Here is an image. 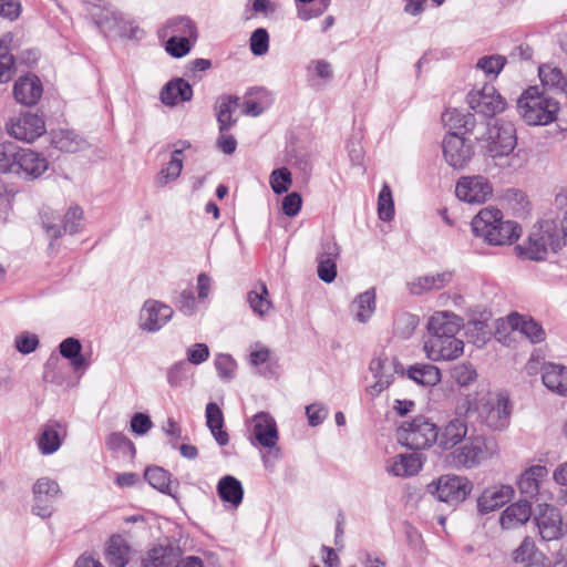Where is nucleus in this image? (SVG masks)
Segmentation results:
<instances>
[{"mask_svg": "<svg viewBox=\"0 0 567 567\" xmlns=\"http://www.w3.org/2000/svg\"><path fill=\"white\" fill-rule=\"evenodd\" d=\"M472 230L476 237L489 245H512L520 236V227L516 221L504 220L503 213L495 207H485L472 219Z\"/></svg>", "mask_w": 567, "mask_h": 567, "instance_id": "1", "label": "nucleus"}, {"mask_svg": "<svg viewBox=\"0 0 567 567\" xmlns=\"http://www.w3.org/2000/svg\"><path fill=\"white\" fill-rule=\"evenodd\" d=\"M484 154L494 161L501 168L512 166L515 158L514 150L517 145L514 124L503 120H494L488 123L486 137L484 138Z\"/></svg>", "mask_w": 567, "mask_h": 567, "instance_id": "2", "label": "nucleus"}, {"mask_svg": "<svg viewBox=\"0 0 567 567\" xmlns=\"http://www.w3.org/2000/svg\"><path fill=\"white\" fill-rule=\"evenodd\" d=\"M559 102L540 91L538 86L527 87L517 101V110L528 125H548L556 121Z\"/></svg>", "mask_w": 567, "mask_h": 567, "instance_id": "3", "label": "nucleus"}, {"mask_svg": "<svg viewBox=\"0 0 567 567\" xmlns=\"http://www.w3.org/2000/svg\"><path fill=\"white\" fill-rule=\"evenodd\" d=\"M495 446L494 442L482 435L470 436L461 446L445 455V463L455 470L475 468L492 457Z\"/></svg>", "mask_w": 567, "mask_h": 567, "instance_id": "4", "label": "nucleus"}, {"mask_svg": "<svg viewBox=\"0 0 567 567\" xmlns=\"http://www.w3.org/2000/svg\"><path fill=\"white\" fill-rule=\"evenodd\" d=\"M437 427L425 416L419 415L403 422L398 429L399 442L410 450H424L436 443Z\"/></svg>", "mask_w": 567, "mask_h": 567, "instance_id": "5", "label": "nucleus"}, {"mask_svg": "<svg viewBox=\"0 0 567 567\" xmlns=\"http://www.w3.org/2000/svg\"><path fill=\"white\" fill-rule=\"evenodd\" d=\"M426 488L437 501L456 505L466 499L473 484L467 477L447 474L431 482Z\"/></svg>", "mask_w": 567, "mask_h": 567, "instance_id": "6", "label": "nucleus"}, {"mask_svg": "<svg viewBox=\"0 0 567 567\" xmlns=\"http://www.w3.org/2000/svg\"><path fill=\"white\" fill-rule=\"evenodd\" d=\"M455 195L468 204H484L492 197L493 186L482 175L462 176L455 185Z\"/></svg>", "mask_w": 567, "mask_h": 567, "instance_id": "7", "label": "nucleus"}, {"mask_svg": "<svg viewBox=\"0 0 567 567\" xmlns=\"http://www.w3.org/2000/svg\"><path fill=\"white\" fill-rule=\"evenodd\" d=\"M464 341L457 336L444 338H426L423 350L431 361H452L464 352Z\"/></svg>", "mask_w": 567, "mask_h": 567, "instance_id": "8", "label": "nucleus"}, {"mask_svg": "<svg viewBox=\"0 0 567 567\" xmlns=\"http://www.w3.org/2000/svg\"><path fill=\"white\" fill-rule=\"evenodd\" d=\"M7 132L16 140L32 143L45 132V123L37 114L21 113L7 124Z\"/></svg>", "mask_w": 567, "mask_h": 567, "instance_id": "9", "label": "nucleus"}, {"mask_svg": "<svg viewBox=\"0 0 567 567\" xmlns=\"http://www.w3.org/2000/svg\"><path fill=\"white\" fill-rule=\"evenodd\" d=\"M467 103L472 110L485 116H494L506 107V101L491 84H485L481 90L470 92Z\"/></svg>", "mask_w": 567, "mask_h": 567, "instance_id": "10", "label": "nucleus"}, {"mask_svg": "<svg viewBox=\"0 0 567 567\" xmlns=\"http://www.w3.org/2000/svg\"><path fill=\"white\" fill-rule=\"evenodd\" d=\"M534 522L540 538L545 542L557 540L566 533L560 512L551 505H539Z\"/></svg>", "mask_w": 567, "mask_h": 567, "instance_id": "11", "label": "nucleus"}, {"mask_svg": "<svg viewBox=\"0 0 567 567\" xmlns=\"http://www.w3.org/2000/svg\"><path fill=\"white\" fill-rule=\"evenodd\" d=\"M32 491L33 513L42 518L50 517L53 513V503L61 493L59 484L48 477H41L34 483Z\"/></svg>", "mask_w": 567, "mask_h": 567, "instance_id": "12", "label": "nucleus"}, {"mask_svg": "<svg viewBox=\"0 0 567 567\" xmlns=\"http://www.w3.org/2000/svg\"><path fill=\"white\" fill-rule=\"evenodd\" d=\"M442 147L446 163L455 169L465 167L473 156V146L457 133L447 134Z\"/></svg>", "mask_w": 567, "mask_h": 567, "instance_id": "13", "label": "nucleus"}, {"mask_svg": "<svg viewBox=\"0 0 567 567\" xmlns=\"http://www.w3.org/2000/svg\"><path fill=\"white\" fill-rule=\"evenodd\" d=\"M174 311L168 305L148 299L140 313V328L147 332H156L172 319Z\"/></svg>", "mask_w": 567, "mask_h": 567, "instance_id": "14", "label": "nucleus"}, {"mask_svg": "<svg viewBox=\"0 0 567 567\" xmlns=\"http://www.w3.org/2000/svg\"><path fill=\"white\" fill-rule=\"evenodd\" d=\"M463 319L452 311H435L427 321V338L457 336L463 328Z\"/></svg>", "mask_w": 567, "mask_h": 567, "instance_id": "15", "label": "nucleus"}, {"mask_svg": "<svg viewBox=\"0 0 567 567\" xmlns=\"http://www.w3.org/2000/svg\"><path fill=\"white\" fill-rule=\"evenodd\" d=\"M96 24L104 34L121 38L137 39L142 33V30L127 21L121 12L105 11Z\"/></svg>", "mask_w": 567, "mask_h": 567, "instance_id": "16", "label": "nucleus"}, {"mask_svg": "<svg viewBox=\"0 0 567 567\" xmlns=\"http://www.w3.org/2000/svg\"><path fill=\"white\" fill-rule=\"evenodd\" d=\"M252 423V434L257 443L264 447L276 449V456H278L279 435L275 419L267 412H259L254 416Z\"/></svg>", "mask_w": 567, "mask_h": 567, "instance_id": "17", "label": "nucleus"}, {"mask_svg": "<svg viewBox=\"0 0 567 567\" xmlns=\"http://www.w3.org/2000/svg\"><path fill=\"white\" fill-rule=\"evenodd\" d=\"M49 167L48 159L31 148H20L16 174L22 173L27 179H37Z\"/></svg>", "mask_w": 567, "mask_h": 567, "instance_id": "18", "label": "nucleus"}, {"mask_svg": "<svg viewBox=\"0 0 567 567\" xmlns=\"http://www.w3.org/2000/svg\"><path fill=\"white\" fill-rule=\"evenodd\" d=\"M467 431V423L464 419H452L441 431L437 430L436 443L442 450L453 451L457 444L465 440Z\"/></svg>", "mask_w": 567, "mask_h": 567, "instance_id": "19", "label": "nucleus"}, {"mask_svg": "<svg viewBox=\"0 0 567 567\" xmlns=\"http://www.w3.org/2000/svg\"><path fill=\"white\" fill-rule=\"evenodd\" d=\"M548 475V470L544 465H533L526 468L519 480H518V489L520 494L530 502L539 494L540 482L546 478Z\"/></svg>", "mask_w": 567, "mask_h": 567, "instance_id": "20", "label": "nucleus"}, {"mask_svg": "<svg viewBox=\"0 0 567 567\" xmlns=\"http://www.w3.org/2000/svg\"><path fill=\"white\" fill-rule=\"evenodd\" d=\"M161 102L166 106H175L179 102H188L193 99L192 85L182 78L168 81L159 94Z\"/></svg>", "mask_w": 567, "mask_h": 567, "instance_id": "21", "label": "nucleus"}, {"mask_svg": "<svg viewBox=\"0 0 567 567\" xmlns=\"http://www.w3.org/2000/svg\"><path fill=\"white\" fill-rule=\"evenodd\" d=\"M507 322L513 330L523 333L532 343L543 342L546 338L542 324L532 317L513 312L507 316Z\"/></svg>", "mask_w": 567, "mask_h": 567, "instance_id": "22", "label": "nucleus"}, {"mask_svg": "<svg viewBox=\"0 0 567 567\" xmlns=\"http://www.w3.org/2000/svg\"><path fill=\"white\" fill-rule=\"evenodd\" d=\"M532 515V505L527 499H520L506 507L501 516L499 524L503 529H515L528 522Z\"/></svg>", "mask_w": 567, "mask_h": 567, "instance_id": "23", "label": "nucleus"}, {"mask_svg": "<svg viewBox=\"0 0 567 567\" xmlns=\"http://www.w3.org/2000/svg\"><path fill=\"white\" fill-rule=\"evenodd\" d=\"M375 382L368 386L367 391L372 395H379L383 390L388 389L393 381V374L390 369V360L384 355L373 358L369 365Z\"/></svg>", "mask_w": 567, "mask_h": 567, "instance_id": "24", "label": "nucleus"}, {"mask_svg": "<svg viewBox=\"0 0 567 567\" xmlns=\"http://www.w3.org/2000/svg\"><path fill=\"white\" fill-rule=\"evenodd\" d=\"M43 92L41 81L35 75L20 78L13 86L16 100L23 105H34Z\"/></svg>", "mask_w": 567, "mask_h": 567, "instance_id": "25", "label": "nucleus"}, {"mask_svg": "<svg viewBox=\"0 0 567 567\" xmlns=\"http://www.w3.org/2000/svg\"><path fill=\"white\" fill-rule=\"evenodd\" d=\"M512 405L506 393H498L496 402L491 405L485 422L493 430H504L509 425Z\"/></svg>", "mask_w": 567, "mask_h": 567, "instance_id": "26", "label": "nucleus"}, {"mask_svg": "<svg viewBox=\"0 0 567 567\" xmlns=\"http://www.w3.org/2000/svg\"><path fill=\"white\" fill-rule=\"evenodd\" d=\"M544 385L554 393L567 396V367L556 363H545L542 368Z\"/></svg>", "mask_w": 567, "mask_h": 567, "instance_id": "27", "label": "nucleus"}, {"mask_svg": "<svg viewBox=\"0 0 567 567\" xmlns=\"http://www.w3.org/2000/svg\"><path fill=\"white\" fill-rule=\"evenodd\" d=\"M176 145H179V148H175L172 153L171 161L164 166L158 173L155 184L157 187H164L168 183L176 181L183 169V151L185 148L190 147L189 142L179 141Z\"/></svg>", "mask_w": 567, "mask_h": 567, "instance_id": "28", "label": "nucleus"}, {"mask_svg": "<svg viewBox=\"0 0 567 567\" xmlns=\"http://www.w3.org/2000/svg\"><path fill=\"white\" fill-rule=\"evenodd\" d=\"M512 558L516 564H522L525 567H547L542 561L544 555L537 549L535 542L529 536H526L512 553Z\"/></svg>", "mask_w": 567, "mask_h": 567, "instance_id": "29", "label": "nucleus"}, {"mask_svg": "<svg viewBox=\"0 0 567 567\" xmlns=\"http://www.w3.org/2000/svg\"><path fill=\"white\" fill-rule=\"evenodd\" d=\"M217 494L224 503L237 508L243 503L244 487L238 478L226 475L218 481Z\"/></svg>", "mask_w": 567, "mask_h": 567, "instance_id": "30", "label": "nucleus"}, {"mask_svg": "<svg viewBox=\"0 0 567 567\" xmlns=\"http://www.w3.org/2000/svg\"><path fill=\"white\" fill-rule=\"evenodd\" d=\"M423 466L422 457L417 453L400 454L386 467L393 476L408 477L417 474Z\"/></svg>", "mask_w": 567, "mask_h": 567, "instance_id": "31", "label": "nucleus"}, {"mask_svg": "<svg viewBox=\"0 0 567 567\" xmlns=\"http://www.w3.org/2000/svg\"><path fill=\"white\" fill-rule=\"evenodd\" d=\"M538 76L544 87L565 94L567 99V75L550 63L538 68Z\"/></svg>", "mask_w": 567, "mask_h": 567, "instance_id": "32", "label": "nucleus"}, {"mask_svg": "<svg viewBox=\"0 0 567 567\" xmlns=\"http://www.w3.org/2000/svg\"><path fill=\"white\" fill-rule=\"evenodd\" d=\"M452 277L453 274L451 271H443L436 275H425L410 282L409 288L413 295L439 290L447 286L451 282Z\"/></svg>", "mask_w": 567, "mask_h": 567, "instance_id": "33", "label": "nucleus"}, {"mask_svg": "<svg viewBox=\"0 0 567 567\" xmlns=\"http://www.w3.org/2000/svg\"><path fill=\"white\" fill-rule=\"evenodd\" d=\"M61 429L62 425L58 422H49L43 425L37 441L41 454L50 455L60 449L62 444V439L60 435Z\"/></svg>", "mask_w": 567, "mask_h": 567, "instance_id": "34", "label": "nucleus"}, {"mask_svg": "<svg viewBox=\"0 0 567 567\" xmlns=\"http://www.w3.org/2000/svg\"><path fill=\"white\" fill-rule=\"evenodd\" d=\"M206 424L210 430L212 435L220 446H225L229 442V436L224 427V414L220 408L215 402H209L206 405Z\"/></svg>", "mask_w": 567, "mask_h": 567, "instance_id": "35", "label": "nucleus"}, {"mask_svg": "<svg viewBox=\"0 0 567 567\" xmlns=\"http://www.w3.org/2000/svg\"><path fill=\"white\" fill-rule=\"evenodd\" d=\"M239 105V97L235 95H223L218 100L217 122L219 133L228 132L237 122L233 117V112Z\"/></svg>", "mask_w": 567, "mask_h": 567, "instance_id": "36", "label": "nucleus"}, {"mask_svg": "<svg viewBox=\"0 0 567 567\" xmlns=\"http://www.w3.org/2000/svg\"><path fill=\"white\" fill-rule=\"evenodd\" d=\"M130 547L120 535H113L106 545V561L113 567H125L128 564Z\"/></svg>", "mask_w": 567, "mask_h": 567, "instance_id": "37", "label": "nucleus"}, {"mask_svg": "<svg viewBox=\"0 0 567 567\" xmlns=\"http://www.w3.org/2000/svg\"><path fill=\"white\" fill-rule=\"evenodd\" d=\"M161 32L164 35L181 37L193 41L197 39V28L187 17H176L168 20Z\"/></svg>", "mask_w": 567, "mask_h": 567, "instance_id": "38", "label": "nucleus"}, {"mask_svg": "<svg viewBox=\"0 0 567 567\" xmlns=\"http://www.w3.org/2000/svg\"><path fill=\"white\" fill-rule=\"evenodd\" d=\"M51 144L61 152L75 153L82 148L84 141L73 131L61 128L51 132Z\"/></svg>", "mask_w": 567, "mask_h": 567, "instance_id": "39", "label": "nucleus"}, {"mask_svg": "<svg viewBox=\"0 0 567 567\" xmlns=\"http://www.w3.org/2000/svg\"><path fill=\"white\" fill-rule=\"evenodd\" d=\"M408 375L416 383L427 386L435 385L441 381L440 369L430 363L411 365Z\"/></svg>", "mask_w": 567, "mask_h": 567, "instance_id": "40", "label": "nucleus"}, {"mask_svg": "<svg viewBox=\"0 0 567 567\" xmlns=\"http://www.w3.org/2000/svg\"><path fill=\"white\" fill-rule=\"evenodd\" d=\"M255 95V99L248 97L244 103L243 113L248 116L260 115L270 104V94L264 87L250 89L247 96Z\"/></svg>", "mask_w": 567, "mask_h": 567, "instance_id": "41", "label": "nucleus"}, {"mask_svg": "<svg viewBox=\"0 0 567 567\" xmlns=\"http://www.w3.org/2000/svg\"><path fill=\"white\" fill-rule=\"evenodd\" d=\"M177 555L171 546H159L152 548L143 560V567H172L176 561Z\"/></svg>", "mask_w": 567, "mask_h": 567, "instance_id": "42", "label": "nucleus"}, {"mask_svg": "<svg viewBox=\"0 0 567 567\" xmlns=\"http://www.w3.org/2000/svg\"><path fill=\"white\" fill-rule=\"evenodd\" d=\"M355 311V319L360 322H367L375 311V291L369 289L360 293L352 303Z\"/></svg>", "mask_w": 567, "mask_h": 567, "instance_id": "43", "label": "nucleus"}, {"mask_svg": "<svg viewBox=\"0 0 567 567\" xmlns=\"http://www.w3.org/2000/svg\"><path fill=\"white\" fill-rule=\"evenodd\" d=\"M247 301L251 310L260 317L265 316L272 307L265 282H259L257 289L248 292Z\"/></svg>", "mask_w": 567, "mask_h": 567, "instance_id": "44", "label": "nucleus"}, {"mask_svg": "<svg viewBox=\"0 0 567 567\" xmlns=\"http://www.w3.org/2000/svg\"><path fill=\"white\" fill-rule=\"evenodd\" d=\"M144 477L155 489L163 494L172 495L171 474L163 467H147L145 470Z\"/></svg>", "mask_w": 567, "mask_h": 567, "instance_id": "45", "label": "nucleus"}, {"mask_svg": "<svg viewBox=\"0 0 567 567\" xmlns=\"http://www.w3.org/2000/svg\"><path fill=\"white\" fill-rule=\"evenodd\" d=\"M20 148L12 142L0 143V172L16 173Z\"/></svg>", "mask_w": 567, "mask_h": 567, "instance_id": "46", "label": "nucleus"}, {"mask_svg": "<svg viewBox=\"0 0 567 567\" xmlns=\"http://www.w3.org/2000/svg\"><path fill=\"white\" fill-rule=\"evenodd\" d=\"M419 324V317L409 312H401L394 317L393 332L402 339H409Z\"/></svg>", "mask_w": 567, "mask_h": 567, "instance_id": "47", "label": "nucleus"}, {"mask_svg": "<svg viewBox=\"0 0 567 567\" xmlns=\"http://www.w3.org/2000/svg\"><path fill=\"white\" fill-rule=\"evenodd\" d=\"M442 118L451 128H464L465 132H471L475 125V117L473 114L462 113L456 109L446 111Z\"/></svg>", "mask_w": 567, "mask_h": 567, "instance_id": "48", "label": "nucleus"}, {"mask_svg": "<svg viewBox=\"0 0 567 567\" xmlns=\"http://www.w3.org/2000/svg\"><path fill=\"white\" fill-rule=\"evenodd\" d=\"M508 496V493L505 495L502 491H486L477 501L478 509L482 513L492 512L504 505Z\"/></svg>", "mask_w": 567, "mask_h": 567, "instance_id": "49", "label": "nucleus"}, {"mask_svg": "<svg viewBox=\"0 0 567 567\" xmlns=\"http://www.w3.org/2000/svg\"><path fill=\"white\" fill-rule=\"evenodd\" d=\"M378 214L383 221H390L394 216V204L389 185L384 184L378 197Z\"/></svg>", "mask_w": 567, "mask_h": 567, "instance_id": "50", "label": "nucleus"}, {"mask_svg": "<svg viewBox=\"0 0 567 567\" xmlns=\"http://www.w3.org/2000/svg\"><path fill=\"white\" fill-rule=\"evenodd\" d=\"M451 378L460 386H467L476 380L477 373L471 363L462 362L451 369Z\"/></svg>", "mask_w": 567, "mask_h": 567, "instance_id": "51", "label": "nucleus"}, {"mask_svg": "<svg viewBox=\"0 0 567 567\" xmlns=\"http://www.w3.org/2000/svg\"><path fill=\"white\" fill-rule=\"evenodd\" d=\"M42 226L47 235L51 239H56L62 236V219L59 214L52 210H43L41 213Z\"/></svg>", "mask_w": 567, "mask_h": 567, "instance_id": "52", "label": "nucleus"}, {"mask_svg": "<svg viewBox=\"0 0 567 567\" xmlns=\"http://www.w3.org/2000/svg\"><path fill=\"white\" fill-rule=\"evenodd\" d=\"M291 184V173L286 167L277 168L270 174V186L275 194L286 193Z\"/></svg>", "mask_w": 567, "mask_h": 567, "instance_id": "53", "label": "nucleus"}, {"mask_svg": "<svg viewBox=\"0 0 567 567\" xmlns=\"http://www.w3.org/2000/svg\"><path fill=\"white\" fill-rule=\"evenodd\" d=\"M214 364L220 379L226 381L234 379L237 363L231 355L219 353L216 355Z\"/></svg>", "mask_w": 567, "mask_h": 567, "instance_id": "54", "label": "nucleus"}, {"mask_svg": "<svg viewBox=\"0 0 567 567\" xmlns=\"http://www.w3.org/2000/svg\"><path fill=\"white\" fill-rule=\"evenodd\" d=\"M341 248L336 241L334 237L327 236L324 237L319 247V251L317 255V261L319 260H328V261H338L340 257Z\"/></svg>", "mask_w": 567, "mask_h": 567, "instance_id": "55", "label": "nucleus"}, {"mask_svg": "<svg viewBox=\"0 0 567 567\" xmlns=\"http://www.w3.org/2000/svg\"><path fill=\"white\" fill-rule=\"evenodd\" d=\"M82 219V208L79 206L70 207L62 219V233L76 234L80 230Z\"/></svg>", "mask_w": 567, "mask_h": 567, "instance_id": "56", "label": "nucleus"}, {"mask_svg": "<svg viewBox=\"0 0 567 567\" xmlns=\"http://www.w3.org/2000/svg\"><path fill=\"white\" fill-rule=\"evenodd\" d=\"M506 63V58L503 55H489L481 58L476 66L482 70L486 75L497 76Z\"/></svg>", "mask_w": 567, "mask_h": 567, "instance_id": "57", "label": "nucleus"}, {"mask_svg": "<svg viewBox=\"0 0 567 567\" xmlns=\"http://www.w3.org/2000/svg\"><path fill=\"white\" fill-rule=\"evenodd\" d=\"M250 50L254 55L260 56L269 50V34L266 29H256L249 39Z\"/></svg>", "mask_w": 567, "mask_h": 567, "instance_id": "58", "label": "nucleus"}, {"mask_svg": "<svg viewBox=\"0 0 567 567\" xmlns=\"http://www.w3.org/2000/svg\"><path fill=\"white\" fill-rule=\"evenodd\" d=\"M190 41L186 38L169 37L166 41V51L174 58H183L190 51Z\"/></svg>", "mask_w": 567, "mask_h": 567, "instance_id": "59", "label": "nucleus"}, {"mask_svg": "<svg viewBox=\"0 0 567 567\" xmlns=\"http://www.w3.org/2000/svg\"><path fill=\"white\" fill-rule=\"evenodd\" d=\"M187 379V364L184 361L174 363L167 371V382L171 386H182Z\"/></svg>", "mask_w": 567, "mask_h": 567, "instance_id": "60", "label": "nucleus"}, {"mask_svg": "<svg viewBox=\"0 0 567 567\" xmlns=\"http://www.w3.org/2000/svg\"><path fill=\"white\" fill-rule=\"evenodd\" d=\"M525 254L530 260H544L547 255L545 236H542L538 239L529 238Z\"/></svg>", "mask_w": 567, "mask_h": 567, "instance_id": "61", "label": "nucleus"}, {"mask_svg": "<svg viewBox=\"0 0 567 567\" xmlns=\"http://www.w3.org/2000/svg\"><path fill=\"white\" fill-rule=\"evenodd\" d=\"M186 357L189 363L202 364L209 358V348L206 343H195L187 349Z\"/></svg>", "mask_w": 567, "mask_h": 567, "instance_id": "62", "label": "nucleus"}, {"mask_svg": "<svg viewBox=\"0 0 567 567\" xmlns=\"http://www.w3.org/2000/svg\"><path fill=\"white\" fill-rule=\"evenodd\" d=\"M16 348L20 353L29 354L39 346V338L33 333L24 332L16 338Z\"/></svg>", "mask_w": 567, "mask_h": 567, "instance_id": "63", "label": "nucleus"}, {"mask_svg": "<svg viewBox=\"0 0 567 567\" xmlns=\"http://www.w3.org/2000/svg\"><path fill=\"white\" fill-rule=\"evenodd\" d=\"M308 422L311 426L320 425L328 416V409L319 403L310 404L306 408Z\"/></svg>", "mask_w": 567, "mask_h": 567, "instance_id": "64", "label": "nucleus"}]
</instances>
